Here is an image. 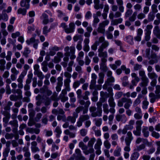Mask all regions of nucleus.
<instances>
[{
    "label": "nucleus",
    "instance_id": "obj_22",
    "mask_svg": "<svg viewBox=\"0 0 160 160\" xmlns=\"http://www.w3.org/2000/svg\"><path fill=\"white\" fill-rule=\"evenodd\" d=\"M148 78L151 79L157 80L158 78L157 75L154 72H149L148 74Z\"/></svg>",
    "mask_w": 160,
    "mask_h": 160
},
{
    "label": "nucleus",
    "instance_id": "obj_30",
    "mask_svg": "<svg viewBox=\"0 0 160 160\" xmlns=\"http://www.w3.org/2000/svg\"><path fill=\"white\" fill-rule=\"evenodd\" d=\"M125 97L122 98L121 99L119 100L118 102L117 105L119 107H121L123 106V103L124 102L125 100Z\"/></svg>",
    "mask_w": 160,
    "mask_h": 160
},
{
    "label": "nucleus",
    "instance_id": "obj_14",
    "mask_svg": "<svg viewBox=\"0 0 160 160\" xmlns=\"http://www.w3.org/2000/svg\"><path fill=\"white\" fill-rule=\"evenodd\" d=\"M40 130L39 129L36 128H28L26 129V132L29 133L33 134L35 133L36 134H38L39 133Z\"/></svg>",
    "mask_w": 160,
    "mask_h": 160
},
{
    "label": "nucleus",
    "instance_id": "obj_35",
    "mask_svg": "<svg viewBox=\"0 0 160 160\" xmlns=\"http://www.w3.org/2000/svg\"><path fill=\"white\" fill-rule=\"evenodd\" d=\"M31 52V51L28 48H26L23 52V55L26 58L28 57V54Z\"/></svg>",
    "mask_w": 160,
    "mask_h": 160
},
{
    "label": "nucleus",
    "instance_id": "obj_33",
    "mask_svg": "<svg viewBox=\"0 0 160 160\" xmlns=\"http://www.w3.org/2000/svg\"><path fill=\"white\" fill-rule=\"evenodd\" d=\"M83 108V107L82 106H80L77 107L75 109V112H74L73 113L76 115H77V117L78 116V113H79L82 110Z\"/></svg>",
    "mask_w": 160,
    "mask_h": 160
},
{
    "label": "nucleus",
    "instance_id": "obj_41",
    "mask_svg": "<svg viewBox=\"0 0 160 160\" xmlns=\"http://www.w3.org/2000/svg\"><path fill=\"white\" fill-rule=\"evenodd\" d=\"M103 111L106 114H108L109 113L108 106L107 104L104 103L103 104Z\"/></svg>",
    "mask_w": 160,
    "mask_h": 160
},
{
    "label": "nucleus",
    "instance_id": "obj_7",
    "mask_svg": "<svg viewBox=\"0 0 160 160\" xmlns=\"http://www.w3.org/2000/svg\"><path fill=\"white\" fill-rule=\"evenodd\" d=\"M101 62L100 64V69L104 72H106L108 69L106 64L107 59L105 58H102Z\"/></svg>",
    "mask_w": 160,
    "mask_h": 160
},
{
    "label": "nucleus",
    "instance_id": "obj_55",
    "mask_svg": "<svg viewBox=\"0 0 160 160\" xmlns=\"http://www.w3.org/2000/svg\"><path fill=\"white\" fill-rule=\"evenodd\" d=\"M132 10L131 9H128L125 13V17L126 18L129 17L132 13Z\"/></svg>",
    "mask_w": 160,
    "mask_h": 160
},
{
    "label": "nucleus",
    "instance_id": "obj_47",
    "mask_svg": "<svg viewBox=\"0 0 160 160\" xmlns=\"http://www.w3.org/2000/svg\"><path fill=\"white\" fill-rule=\"evenodd\" d=\"M155 143L157 146V151L155 152V154L158 155L160 153V141L156 142Z\"/></svg>",
    "mask_w": 160,
    "mask_h": 160
},
{
    "label": "nucleus",
    "instance_id": "obj_13",
    "mask_svg": "<svg viewBox=\"0 0 160 160\" xmlns=\"http://www.w3.org/2000/svg\"><path fill=\"white\" fill-rule=\"evenodd\" d=\"M104 50L98 48V56L100 57H102V58H106L107 57V53L106 51H103Z\"/></svg>",
    "mask_w": 160,
    "mask_h": 160
},
{
    "label": "nucleus",
    "instance_id": "obj_31",
    "mask_svg": "<svg viewBox=\"0 0 160 160\" xmlns=\"http://www.w3.org/2000/svg\"><path fill=\"white\" fill-rule=\"evenodd\" d=\"M137 15V12H134L132 15L129 17V20L131 22H134L136 19V17Z\"/></svg>",
    "mask_w": 160,
    "mask_h": 160
},
{
    "label": "nucleus",
    "instance_id": "obj_46",
    "mask_svg": "<svg viewBox=\"0 0 160 160\" xmlns=\"http://www.w3.org/2000/svg\"><path fill=\"white\" fill-rule=\"evenodd\" d=\"M14 93H16L18 94V96L19 97V98L22 99V90L19 89H18L16 90H14Z\"/></svg>",
    "mask_w": 160,
    "mask_h": 160
},
{
    "label": "nucleus",
    "instance_id": "obj_36",
    "mask_svg": "<svg viewBox=\"0 0 160 160\" xmlns=\"http://www.w3.org/2000/svg\"><path fill=\"white\" fill-rule=\"evenodd\" d=\"M143 122V121L142 120H138L136 122V129L141 130V126Z\"/></svg>",
    "mask_w": 160,
    "mask_h": 160
},
{
    "label": "nucleus",
    "instance_id": "obj_9",
    "mask_svg": "<svg viewBox=\"0 0 160 160\" xmlns=\"http://www.w3.org/2000/svg\"><path fill=\"white\" fill-rule=\"evenodd\" d=\"M30 0H22L20 2V5L22 7H25L26 9L29 8V2Z\"/></svg>",
    "mask_w": 160,
    "mask_h": 160
},
{
    "label": "nucleus",
    "instance_id": "obj_48",
    "mask_svg": "<svg viewBox=\"0 0 160 160\" xmlns=\"http://www.w3.org/2000/svg\"><path fill=\"white\" fill-rule=\"evenodd\" d=\"M79 146L83 150H86L88 148V147L86 145L82 142H80L79 143Z\"/></svg>",
    "mask_w": 160,
    "mask_h": 160
},
{
    "label": "nucleus",
    "instance_id": "obj_56",
    "mask_svg": "<svg viewBox=\"0 0 160 160\" xmlns=\"http://www.w3.org/2000/svg\"><path fill=\"white\" fill-rule=\"evenodd\" d=\"M96 139L95 138H91L90 140L88 142V146L89 147H92Z\"/></svg>",
    "mask_w": 160,
    "mask_h": 160
},
{
    "label": "nucleus",
    "instance_id": "obj_51",
    "mask_svg": "<svg viewBox=\"0 0 160 160\" xmlns=\"http://www.w3.org/2000/svg\"><path fill=\"white\" fill-rule=\"evenodd\" d=\"M57 120L58 121L62 120L64 122L66 121V117L65 114L61 115H58L57 117Z\"/></svg>",
    "mask_w": 160,
    "mask_h": 160
},
{
    "label": "nucleus",
    "instance_id": "obj_52",
    "mask_svg": "<svg viewBox=\"0 0 160 160\" xmlns=\"http://www.w3.org/2000/svg\"><path fill=\"white\" fill-rule=\"evenodd\" d=\"M10 99L11 101H16L18 99H21L19 98V97L18 96L12 94L10 96Z\"/></svg>",
    "mask_w": 160,
    "mask_h": 160
},
{
    "label": "nucleus",
    "instance_id": "obj_57",
    "mask_svg": "<svg viewBox=\"0 0 160 160\" xmlns=\"http://www.w3.org/2000/svg\"><path fill=\"white\" fill-rule=\"evenodd\" d=\"M100 95L101 97L107 98L108 97H109V95L107 92H104L101 91L100 92Z\"/></svg>",
    "mask_w": 160,
    "mask_h": 160
},
{
    "label": "nucleus",
    "instance_id": "obj_43",
    "mask_svg": "<svg viewBox=\"0 0 160 160\" xmlns=\"http://www.w3.org/2000/svg\"><path fill=\"white\" fill-rule=\"evenodd\" d=\"M93 18L94 19L93 21L92 25L94 26H96L97 23L99 22L100 20L98 17L96 15H93Z\"/></svg>",
    "mask_w": 160,
    "mask_h": 160
},
{
    "label": "nucleus",
    "instance_id": "obj_54",
    "mask_svg": "<svg viewBox=\"0 0 160 160\" xmlns=\"http://www.w3.org/2000/svg\"><path fill=\"white\" fill-rule=\"evenodd\" d=\"M103 144L105 148L107 149H109L110 148L111 144L108 140H106L104 141Z\"/></svg>",
    "mask_w": 160,
    "mask_h": 160
},
{
    "label": "nucleus",
    "instance_id": "obj_6",
    "mask_svg": "<svg viewBox=\"0 0 160 160\" xmlns=\"http://www.w3.org/2000/svg\"><path fill=\"white\" fill-rule=\"evenodd\" d=\"M133 139V137L131 132L130 131L128 132L127 136L125 138V144H130Z\"/></svg>",
    "mask_w": 160,
    "mask_h": 160
},
{
    "label": "nucleus",
    "instance_id": "obj_37",
    "mask_svg": "<svg viewBox=\"0 0 160 160\" xmlns=\"http://www.w3.org/2000/svg\"><path fill=\"white\" fill-rule=\"evenodd\" d=\"M27 11L26 9L20 8L18 11L17 12L18 14H22L23 15H26Z\"/></svg>",
    "mask_w": 160,
    "mask_h": 160
},
{
    "label": "nucleus",
    "instance_id": "obj_38",
    "mask_svg": "<svg viewBox=\"0 0 160 160\" xmlns=\"http://www.w3.org/2000/svg\"><path fill=\"white\" fill-rule=\"evenodd\" d=\"M142 8L141 4L137 3L134 5L133 6V8L135 10V12L139 11L141 10Z\"/></svg>",
    "mask_w": 160,
    "mask_h": 160
},
{
    "label": "nucleus",
    "instance_id": "obj_32",
    "mask_svg": "<svg viewBox=\"0 0 160 160\" xmlns=\"http://www.w3.org/2000/svg\"><path fill=\"white\" fill-rule=\"evenodd\" d=\"M102 105V103L99 101L96 104L98 112L100 114H102V110L101 108Z\"/></svg>",
    "mask_w": 160,
    "mask_h": 160
},
{
    "label": "nucleus",
    "instance_id": "obj_19",
    "mask_svg": "<svg viewBox=\"0 0 160 160\" xmlns=\"http://www.w3.org/2000/svg\"><path fill=\"white\" fill-rule=\"evenodd\" d=\"M122 19L120 18L118 19H116L112 20L111 21V25H116L118 23H122Z\"/></svg>",
    "mask_w": 160,
    "mask_h": 160
},
{
    "label": "nucleus",
    "instance_id": "obj_28",
    "mask_svg": "<svg viewBox=\"0 0 160 160\" xmlns=\"http://www.w3.org/2000/svg\"><path fill=\"white\" fill-rule=\"evenodd\" d=\"M139 156V153L138 152H134L132 154L131 157V160H136Z\"/></svg>",
    "mask_w": 160,
    "mask_h": 160
},
{
    "label": "nucleus",
    "instance_id": "obj_15",
    "mask_svg": "<svg viewBox=\"0 0 160 160\" xmlns=\"http://www.w3.org/2000/svg\"><path fill=\"white\" fill-rule=\"evenodd\" d=\"M153 32L155 36L160 39V29L158 26H156L154 27Z\"/></svg>",
    "mask_w": 160,
    "mask_h": 160
},
{
    "label": "nucleus",
    "instance_id": "obj_11",
    "mask_svg": "<svg viewBox=\"0 0 160 160\" xmlns=\"http://www.w3.org/2000/svg\"><path fill=\"white\" fill-rule=\"evenodd\" d=\"M69 28L66 29V32L67 33H70L73 32L74 31L75 29V25L74 22H71L69 25Z\"/></svg>",
    "mask_w": 160,
    "mask_h": 160
},
{
    "label": "nucleus",
    "instance_id": "obj_12",
    "mask_svg": "<svg viewBox=\"0 0 160 160\" xmlns=\"http://www.w3.org/2000/svg\"><path fill=\"white\" fill-rule=\"evenodd\" d=\"M75 152L77 155V157L79 160H86L85 158L82 155L81 152L79 149H76Z\"/></svg>",
    "mask_w": 160,
    "mask_h": 160
},
{
    "label": "nucleus",
    "instance_id": "obj_24",
    "mask_svg": "<svg viewBox=\"0 0 160 160\" xmlns=\"http://www.w3.org/2000/svg\"><path fill=\"white\" fill-rule=\"evenodd\" d=\"M148 128L147 127H143L142 129V132L145 138L148 137L149 135V132L148 131Z\"/></svg>",
    "mask_w": 160,
    "mask_h": 160
},
{
    "label": "nucleus",
    "instance_id": "obj_18",
    "mask_svg": "<svg viewBox=\"0 0 160 160\" xmlns=\"http://www.w3.org/2000/svg\"><path fill=\"white\" fill-rule=\"evenodd\" d=\"M6 63V61L4 59H0V70L1 71H4L5 69Z\"/></svg>",
    "mask_w": 160,
    "mask_h": 160
},
{
    "label": "nucleus",
    "instance_id": "obj_21",
    "mask_svg": "<svg viewBox=\"0 0 160 160\" xmlns=\"http://www.w3.org/2000/svg\"><path fill=\"white\" fill-rule=\"evenodd\" d=\"M108 102L109 106L110 107H115L116 104L114 101V99L113 97H109V98L108 100Z\"/></svg>",
    "mask_w": 160,
    "mask_h": 160
},
{
    "label": "nucleus",
    "instance_id": "obj_53",
    "mask_svg": "<svg viewBox=\"0 0 160 160\" xmlns=\"http://www.w3.org/2000/svg\"><path fill=\"white\" fill-rule=\"evenodd\" d=\"M14 136V135L12 133H6L5 136V138L7 139H12Z\"/></svg>",
    "mask_w": 160,
    "mask_h": 160
},
{
    "label": "nucleus",
    "instance_id": "obj_40",
    "mask_svg": "<svg viewBox=\"0 0 160 160\" xmlns=\"http://www.w3.org/2000/svg\"><path fill=\"white\" fill-rule=\"evenodd\" d=\"M94 121L95 122V124L97 127H100L102 123V119L100 118L98 119L95 118Z\"/></svg>",
    "mask_w": 160,
    "mask_h": 160
},
{
    "label": "nucleus",
    "instance_id": "obj_39",
    "mask_svg": "<svg viewBox=\"0 0 160 160\" xmlns=\"http://www.w3.org/2000/svg\"><path fill=\"white\" fill-rule=\"evenodd\" d=\"M127 41L129 44L132 45L134 42L133 40V37L131 36H128L125 37Z\"/></svg>",
    "mask_w": 160,
    "mask_h": 160
},
{
    "label": "nucleus",
    "instance_id": "obj_26",
    "mask_svg": "<svg viewBox=\"0 0 160 160\" xmlns=\"http://www.w3.org/2000/svg\"><path fill=\"white\" fill-rule=\"evenodd\" d=\"M109 45V42L108 41H105L98 48L104 50V49L106 48Z\"/></svg>",
    "mask_w": 160,
    "mask_h": 160
},
{
    "label": "nucleus",
    "instance_id": "obj_17",
    "mask_svg": "<svg viewBox=\"0 0 160 160\" xmlns=\"http://www.w3.org/2000/svg\"><path fill=\"white\" fill-rule=\"evenodd\" d=\"M77 117V114L75 115L73 113V116H69L67 117V120L70 122L72 123H74L75 122L76 119Z\"/></svg>",
    "mask_w": 160,
    "mask_h": 160
},
{
    "label": "nucleus",
    "instance_id": "obj_23",
    "mask_svg": "<svg viewBox=\"0 0 160 160\" xmlns=\"http://www.w3.org/2000/svg\"><path fill=\"white\" fill-rule=\"evenodd\" d=\"M9 124L11 125L12 127H14L13 131H14L15 128H17L18 127V122L17 120H13L9 122Z\"/></svg>",
    "mask_w": 160,
    "mask_h": 160
},
{
    "label": "nucleus",
    "instance_id": "obj_61",
    "mask_svg": "<svg viewBox=\"0 0 160 160\" xmlns=\"http://www.w3.org/2000/svg\"><path fill=\"white\" fill-rule=\"evenodd\" d=\"M55 132L57 133L56 135V137L57 138H59L62 132V131L59 127L58 126L56 127L55 130Z\"/></svg>",
    "mask_w": 160,
    "mask_h": 160
},
{
    "label": "nucleus",
    "instance_id": "obj_2",
    "mask_svg": "<svg viewBox=\"0 0 160 160\" xmlns=\"http://www.w3.org/2000/svg\"><path fill=\"white\" fill-rule=\"evenodd\" d=\"M36 36V34L32 35V37L30 38L29 39L27 40L26 41L27 43L29 45L32 43H34L33 47L35 49L37 48L38 45L39 41L38 39H36L35 37Z\"/></svg>",
    "mask_w": 160,
    "mask_h": 160
},
{
    "label": "nucleus",
    "instance_id": "obj_64",
    "mask_svg": "<svg viewBox=\"0 0 160 160\" xmlns=\"http://www.w3.org/2000/svg\"><path fill=\"white\" fill-rule=\"evenodd\" d=\"M59 98L61 99L62 102H64L68 100V98L67 97H66L65 95H63L62 94H60L59 96Z\"/></svg>",
    "mask_w": 160,
    "mask_h": 160
},
{
    "label": "nucleus",
    "instance_id": "obj_4",
    "mask_svg": "<svg viewBox=\"0 0 160 160\" xmlns=\"http://www.w3.org/2000/svg\"><path fill=\"white\" fill-rule=\"evenodd\" d=\"M89 111L91 113V115L93 117H96L97 116L101 117L102 116V114H100L98 112V110L96 112L95 111L96 110V108L94 106H91L90 107Z\"/></svg>",
    "mask_w": 160,
    "mask_h": 160
},
{
    "label": "nucleus",
    "instance_id": "obj_8",
    "mask_svg": "<svg viewBox=\"0 0 160 160\" xmlns=\"http://www.w3.org/2000/svg\"><path fill=\"white\" fill-rule=\"evenodd\" d=\"M125 101L124 103H125L124 107L126 109H128L130 107L132 103V101L131 99L129 98H126Z\"/></svg>",
    "mask_w": 160,
    "mask_h": 160
},
{
    "label": "nucleus",
    "instance_id": "obj_29",
    "mask_svg": "<svg viewBox=\"0 0 160 160\" xmlns=\"http://www.w3.org/2000/svg\"><path fill=\"white\" fill-rule=\"evenodd\" d=\"M33 76V74L32 73H29L28 75V78L26 80V84H29L32 81Z\"/></svg>",
    "mask_w": 160,
    "mask_h": 160
},
{
    "label": "nucleus",
    "instance_id": "obj_10",
    "mask_svg": "<svg viewBox=\"0 0 160 160\" xmlns=\"http://www.w3.org/2000/svg\"><path fill=\"white\" fill-rule=\"evenodd\" d=\"M31 149L32 152H35L39 151L38 148L37 147V143L36 141L32 142L31 143Z\"/></svg>",
    "mask_w": 160,
    "mask_h": 160
},
{
    "label": "nucleus",
    "instance_id": "obj_20",
    "mask_svg": "<svg viewBox=\"0 0 160 160\" xmlns=\"http://www.w3.org/2000/svg\"><path fill=\"white\" fill-rule=\"evenodd\" d=\"M104 76L105 74L103 72H100L99 73V79L98 81V82L99 84H101L103 83Z\"/></svg>",
    "mask_w": 160,
    "mask_h": 160
},
{
    "label": "nucleus",
    "instance_id": "obj_1",
    "mask_svg": "<svg viewBox=\"0 0 160 160\" xmlns=\"http://www.w3.org/2000/svg\"><path fill=\"white\" fill-rule=\"evenodd\" d=\"M109 21L108 20H106L99 23V26L97 28V32L98 33L102 34H104L105 31V28L106 26L109 23Z\"/></svg>",
    "mask_w": 160,
    "mask_h": 160
},
{
    "label": "nucleus",
    "instance_id": "obj_16",
    "mask_svg": "<svg viewBox=\"0 0 160 160\" xmlns=\"http://www.w3.org/2000/svg\"><path fill=\"white\" fill-rule=\"evenodd\" d=\"M142 82L140 83V85L142 87H145L147 86L149 82L148 79L146 77L141 78Z\"/></svg>",
    "mask_w": 160,
    "mask_h": 160
},
{
    "label": "nucleus",
    "instance_id": "obj_45",
    "mask_svg": "<svg viewBox=\"0 0 160 160\" xmlns=\"http://www.w3.org/2000/svg\"><path fill=\"white\" fill-rule=\"evenodd\" d=\"M93 2L94 4V8L96 10H98L100 8L99 0H94Z\"/></svg>",
    "mask_w": 160,
    "mask_h": 160
},
{
    "label": "nucleus",
    "instance_id": "obj_49",
    "mask_svg": "<svg viewBox=\"0 0 160 160\" xmlns=\"http://www.w3.org/2000/svg\"><path fill=\"white\" fill-rule=\"evenodd\" d=\"M116 119L118 122H119L122 120L123 118H126V117L125 115H117L116 116Z\"/></svg>",
    "mask_w": 160,
    "mask_h": 160
},
{
    "label": "nucleus",
    "instance_id": "obj_59",
    "mask_svg": "<svg viewBox=\"0 0 160 160\" xmlns=\"http://www.w3.org/2000/svg\"><path fill=\"white\" fill-rule=\"evenodd\" d=\"M9 111L2 110H1V113L4 115L5 117H10V114L9 112Z\"/></svg>",
    "mask_w": 160,
    "mask_h": 160
},
{
    "label": "nucleus",
    "instance_id": "obj_42",
    "mask_svg": "<svg viewBox=\"0 0 160 160\" xmlns=\"http://www.w3.org/2000/svg\"><path fill=\"white\" fill-rule=\"evenodd\" d=\"M142 108L146 109L148 108V106L149 104V102L146 99H145L142 102Z\"/></svg>",
    "mask_w": 160,
    "mask_h": 160
},
{
    "label": "nucleus",
    "instance_id": "obj_34",
    "mask_svg": "<svg viewBox=\"0 0 160 160\" xmlns=\"http://www.w3.org/2000/svg\"><path fill=\"white\" fill-rule=\"evenodd\" d=\"M51 31V28H48L47 26H45L43 28V33L46 36L47 35L48 33Z\"/></svg>",
    "mask_w": 160,
    "mask_h": 160
},
{
    "label": "nucleus",
    "instance_id": "obj_50",
    "mask_svg": "<svg viewBox=\"0 0 160 160\" xmlns=\"http://www.w3.org/2000/svg\"><path fill=\"white\" fill-rule=\"evenodd\" d=\"M35 75H36L39 79H43L44 78V75L42 72L40 71H38L34 73Z\"/></svg>",
    "mask_w": 160,
    "mask_h": 160
},
{
    "label": "nucleus",
    "instance_id": "obj_25",
    "mask_svg": "<svg viewBox=\"0 0 160 160\" xmlns=\"http://www.w3.org/2000/svg\"><path fill=\"white\" fill-rule=\"evenodd\" d=\"M79 118L84 122L89 120L90 118V116L88 114H82L80 116Z\"/></svg>",
    "mask_w": 160,
    "mask_h": 160
},
{
    "label": "nucleus",
    "instance_id": "obj_44",
    "mask_svg": "<svg viewBox=\"0 0 160 160\" xmlns=\"http://www.w3.org/2000/svg\"><path fill=\"white\" fill-rule=\"evenodd\" d=\"M12 105V103L11 101H8L7 104L4 106V110L10 111L11 109L10 106Z\"/></svg>",
    "mask_w": 160,
    "mask_h": 160
},
{
    "label": "nucleus",
    "instance_id": "obj_5",
    "mask_svg": "<svg viewBox=\"0 0 160 160\" xmlns=\"http://www.w3.org/2000/svg\"><path fill=\"white\" fill-rule=\"evenodd\" d=\"M41 18L43 20L42 22L45 24H48L49 22H52L53 21V19L52 18H50L49 19L48 15L44 13H42Z\"/></svg>",
    "mask_w": 160,
    "mask_h": 160
},
{
    "label": "nucleus",
    "instance_id": "obj_3",
    "mask_svg": "<svg viewBox=\"0 0 160 160\" xmlns=\"http://www.w3.org/2000/svg\"><path fill=\"white\" fill-rule=\"evenodd\" d=\"M150 59L148 62V63L150 65H153L157 63L158 61V58L157 54L155 52L152 53L150 56Z\"/></svg>",
    "mask_w": 160,
    "mask_h": 160
},
{
    "label": "nucleus",
    "instance_id": "obj_27",
    "mask_svg": "<svg viewBox=\"0 0 160 160\" xmlns=\"http://www.w3.org/2000/svg\"><path fill=\"white\" fill-rule=\"evenodd\" d=\"M141 142L144 143H147L148 142V141L147 139L138 137L137 138L135 141L136 143L137 144H139Z\"/></svg>",
    "mask_w": 160,
    "mask_h": 160
},
{
    "label": "nucleus",
    "instance_id": "obj_58",
    "mask_svg": "<svg viewBox=\"0 0 160 160\" xmlns=\"http://www.w3.org/2000/svg\"><path fill=\"white\" fill-rule=\"evenodd\" d=\"M25 75L21 73L17 79V82L18 83H22L23 79Z\"/></svg>",
    "mask_w": 160,
    "mask_h": 160
},
{
    "label": "nucleus",
    "instance_id": "obj_62",
    "mask_svg": "<svg viewBox=\"0 0 160 160\" xmlns=\"http://www.w3.org/2000/svg\"><path fill=\"white\" fill-rule=\"evenodd\" d=\"M151 34V32H146L145 36V40L146 41H148L150 40Z\"/></svg>",
    "mask_w": 160,
    "mask_h": 160
},
{
    "label": "nucleus",
    "instance_id": "obj_63",
    "mask_svg": "<svg viewBox=\"0 0 160 160\" xmlns=\"http://www.w3.org/2000/svg\"><path fill=\"white\" fill-rule=\"evenodd\" d=\"M154 14L152 12H150L148 17V19L149 22L152 21L154 20Z\"/></svg>",
    "mask_w": 160,
    "mask_h": 160
},
{
    "label": "nucleus",
    "instance_id": "obj_60",
    "mask_svg": "<svg viewBox=\"0 0 160 160\" xmlns=\"http://www.w3.org/2000/svg\"><path fill=\"white\" fill-rule=\"evenodd\" d=\"M121 151V149L120 148H119L118 149L115 150L113 153V154L114 156L116 157L119 156L120 155V152Z\"/></svg>",
    "mask_w": 160,
    "mask_h": 160
}]
</instances>
